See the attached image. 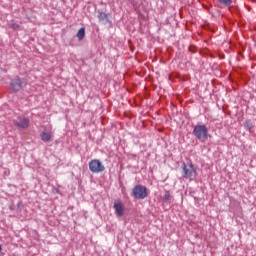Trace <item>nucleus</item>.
<instances>
[{"instance_id":"1","label":"nucleus","mask_w":256,"mask_h":256,"mask_svg":"<svg viewBox=\"0 0 256 256\" xmlns=\"http://www.w3.org/2000/svg\"><path fill=\"white\" fill-rule=\"evenodd\" d=\"M27 85V79L21 78L19 76L13 78L9 83L10 91H13V93H19L20 91H23Z\"/></svg>"},{"instance_id":"2","label":"nucleus","mask_w":256,"mask_h":256,"mask_svg":"<svg viewBox=\"0 0 256 256\" xmlns=\"http://www.w3.org/2000/svg\"><path fill=\"white\" fill-rule=\"evenodd\" d=\"M193 135L196 139H199L201 143H205L207 137H209V130L205 125H196L193 129Z\"/></svg>"},{"instance_id":"3","label":"nucleus","mask_w":256,"mask_h":256,"mask_svg":"<svg viewBox=\"0 0 256 256\" xmlns=\"http://www.w3.org/2000/svg\"><path fill=\"white\" fill-rule=\"evenodd\" d=\"M182 169V177L184 179H189L190 181H193L195 177H197V170L195 169V166H193L192 163H184Z\"/></svg>"},{"instance_id":"4","label":"nucleus","mask_w":256,"mask_h":256,"mask_svg":"<svg viewBox=\"0 0 256 256\" xmlns=\"http://www.w3.org/2000/svg\"><path fill=\"white\" fill-rule=\"evenodd\" d=\"M132 195L134 197V199H147L149 192L147 190V187L143 186V185H136L133 189H132Z\"/></svg>"},{"instance_id":"5","label":"nucleus","mask_w":256,"mask_h":256,"mask_svg":"<svg viewBox=\"0 0 256 256\" xmlns=\"http://www.w3.org/2000/svg\"><path fill=\"white\" fill-rule=\"evenodd\" d=\"M89 170L91 173H103L105 171V165L101 161L94 159L89 162Z\"/></svg>"},{"instance_id":"6","label":"nucleus","mask_w":256,"mask_h":256,"mask_svg":"<svg viewBox=\"0 0 256 256\" xmlns=\"http://www.w3.org/2000/svg\"><path fill=\"white\" fill-rule=\"evenodd\" d=\"M113 207L117 217H123V215H125V207L121 201H115Z\"/></svg>"},{"instance_id":"7","label":"nucleus","mask_w":256,"mask_h":256,"mask_svg":"<svg viewBox=\"0 0 256 256\" xmlns=\"http://www.w3.org/2000/svg\"><path fill=\"white\" fill-rule=\"evenodd\" d=\"M14 125L21 127V129H27L29 127V120L25 117H19L17 120H14Z\"/></svg>"},{"instance_id":"8","label":"nucleus","mask_w":256,"mask_h":256,"mask_svg":"<svg viewBox=\"0 0 256 256\" xmlns=\"http://www.w3.org/2000/svg\"><path fill=\"white\" fill-rule=\"evenodd\" d=\"M40 138L44 143H49L51 141V133L42 132Z\"/></svg>"},{"instance_id":"9","label":"nucleus","mask_w":256,"mask_h":256,"mask_svg":"<svg viewBox=\"0 0 256 256\" xmlns=\"http://www.w3.org/2000/svg\"><path fill=\"white\" fill-rule=\"evenodd\" d=\"M98 19H99V21H106V23H110L109 14H107L105 12H99Z\"/></svg>"},{"instance_id":"10","label":"nucleus","mask_w":256,"mask_h":256,"mask_svg":"<svg viewBox=\"0 0 256 256\" xmlns=\"http://www.w3.org/2000/svg\"><path fill=\"white\" fill-rule=\"evenodd\" d=\"M76 37H78L79 41H83V39H85V28H80L76 34Z\"/></svg>"},{"instance_id":"11","label":"nucleus","mask_w":256,"mask_h":256,"mask_svg":"<svg viewBox=\"0 0 256 256\" xmlns=\"http://www.w3.org/2000/svg\"><path fill=\"white\" fill-rule=\"evenodd\" d=\"M254 125L253 122L251 120H246L244 123V128L246 129V131H251L253 129Z\"/></svg>"},{"instance_id":"12","label":"nucleus","mask_w":256,"mask_h":256,"mask_svg":"<svg viewBox=\"0 0 256 256\" xmlns=\"http://www.w3.org/2000/svg\"><path fill=\"white\" fill-rule=\"evenodd\" d=\"M172 200L173 196H171V193H169V191H165L164 201H166V203H171Z\"/></svg>"},{"instance_id":"13","label":"nucleus","mask_w":256,"mask_h":256,"mask_svg":"<svg viewBox=\"0 0 256 256\" xmlns=\"http://www.w3.org/2000/svg\"><path fill=\"white\" fill-rule=\"evenodd\" d=\"M220 5H224L225 7H229L231 3H233V0H217Z\"/></svg>"},{"instance_id":"14","label":"nucleus","mask_w":256,"mask_h":256,"mask_svg":"<svg viewBox=\"0 0 256 256\" xmlns=\"http://www.w3.org/2000/svg\"><path fill=\"white\" fill-rule=\"evenodd\" d=\"M10 27L11 29H19V25L14 20L11 21Z\"/></svg>"},{"instance_id":"15","label":"nucleus","mask_w":256,"mask_h":256,"mask_svg":"<svg viewBox=\"0 0 256 256\" xmlns=\"http://www.w3.org/2000/svg\"><path fill=\"white\" fill-rule=\"evenodd\" d=\"M3 252V248L1 247V244H0V254Z\"/></svg>"}]
</instances>
